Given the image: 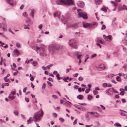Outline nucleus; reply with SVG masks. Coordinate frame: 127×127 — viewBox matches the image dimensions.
Listing matches in <instances>:
<instances>
[{"label": "nucleus", "instance_id": "nucleus-1", "mask_svg": "<svg viewBox=\"0 0 127 127\" xmlns=\"http://www.w3.org/2000/svg\"><path fill=\"white\" fill-rule=\"evenodd\" d=\"M41 111H39L34 113L33 116V119L32 120V121L37 122L38 121H40L41 120V117H42L43 115V111L41 109Z\"/></svg>", "mask_w": 127, "mask_h": 127}, {"label": "nucleus", "instance_id": "nucleus-2", "mask_svg": "<svg viewBox=\"0 0 127 127\" xmlns=\"http://www.w3.org/2000/svg\"><path fill=\"white\" fill-rule=\"evenodd\" d=\"M57 4L69 5L73 4L72 0H57L56 2Z\"/></svg>", "mask_w": 127, "mask_h": 127}, {"label": "nucleus", "instance_id": "nucleus-3", "mask_svg": "<svg viewBox=\"0 0 127 127\" xmlns=\"http://www.w3.org/2000/svg\"><path fill=\"white\" fill-rule=\"evenodd\" d=\"M77 11L78 13V18L82 17L85 19H87L88 18L87 15L86 13H84L82 12H80L82 10L80 9H77Z\"/></svg>", "mask_w": 127, "mask_h": 127}, {"label": "nucleus", "instance_id": "nucleus-4", "mask_svg": "<svg viewBox=\"0 0 127 127\" xmlns=\"http://www.w3.org/2000/svg\"><path fill=\"white\" fill-rule=\"evenodd\" d=\"M103 37L106 41L110 42L112 40V36L109 35L106 36L105 35H103Z\"/></svg>", "mask_w": 127, "mask_h": 127}, {"label": "nucleus", "instance_id": "nucleus-5", "mask_svg": "<svg viewBox=\"0 0 127 127\" xmlns=\"http://www.w3.org/2000/svg\"><path fill=\"white\" fill-rule=\"evenodd\" d=\"M87 113H90L91 114L94 115L92 117H93L98 118L99 117L100 115L97 112H90L89 111H88Z\"/></svg>", "mask_w": 127, "mask_h": 127}, {"label": "nucleus", "instance_id": "nucleus-6", "mask_svg": "<svg viewBox=\"0 0 127 127\" xmlns=\"http://www.w3.org/2000/svg\"><path fill=\"white\" fill-rule=\"evenodd\" d=\"M105 92L106 93L107 95L110 96L112 95L114 92L113 91L111 88L106 90Z\"/></svg>", "mask_w": 127, "mask_h": 127}, {"label": "nucleus", "instance_id": "nucleus-7", "mask_svg": "<svg viewBox=\"0 0 127 127\" xmlns=\"http://www.w3.org/2000/svg\"><path fill=\"white\" fill-rule=\"evenodd\" d=\"M58 49V47L55 45H53L50 48V50L52 51V53L55 52Z\"/></svg>", "mask_w": 127, "mask_h": 127}, {"label": "nucleus", "instance_id": "nucleus-8", "mask_svg": "<svg viewBox=\"0 0 127 127\" xmlns=\"http://www.w3.org/2000/svg\"><path fill=\"white\" fill-rule=\"evenodd\" d=\"M77 4L78 6L80 7H83L84 5V3L81 1H78L77 2Z\"/></svg>", "mask_w": 127, "mask_h": 127}, {"label": "nucleus", "instance_id": "nucleus-9", "mask_svg": "<svg viewBox=\"0 0 127 127\" xmlns=\"http://www.w3.org/2000/svg\"><path fill=\"white\" fill-rule=\"evenodd\" d=\"M73 42H72V43H68V44L69 45L71 46V47L75 48V49H77V47L75 44L76 43V42L74 41V40H73Z\"/></svg>", "mask_w": 127, "mask_h": 127}, {"label": "nucleus", "instance_id": "nucleus-10", "mask_svg": "<svg viewBox=\"0 0 127 127\" xmlns=\"http://www.w3.org/2000/svg\"><path fill=\"white\" fill-rule=\"evenodd\" d=\"M8 3L12 6H14L16 4V2L12 0H6Z\"/></svg>", "mask_w": 127, "mask_h": 127}, {"label": "nucleus", "instance_id": "nucleus-11", "mask_svg": "<svg viewBox=\"0 0 127 127\" xmlns=\"http://www.w3.org/2000/svg\"><path fill=\"white\" fill-rule=\"evenodd\" d=\"M40 56H43L47 55L44 50L43 48H42L41 51L40 52Z\"/></svg>", "mask_w": 127, "mask_h": 127}, {"label": "nucleus", "instance_id": "nucleus-12", "mask_svg": "<svg viewBox=\"0 0 127 127\" xmlns=\"http://www.w3.org/2000/svg\"><path fill=\"white\" fill-rule=\"evenodd\" d=\"M119 11L121 9V10H127V7L124 4L120 8H119Z\"/></svg>", "mask_w": 127, "mask_h": 127}, {"label": "nucleus", "instance_id": "nucleus-13", "mask_svg": "<svg viewBox=\"0 0 127 127\" xmlns=\"http://www.w3.org/2000/svg\"><path fill=\"white\" fill-rule=\"evenodd\" d=\"M100 66H103V67H100L99 66L97 68V69L98 70L101 71L104 69L105 68V66L103 64H101Z\"/></svg>", "mask_w": 127, "mask_h": 127}, {"label": "nucleus", "instance_id": "nucleus-14", "mask_svg": "<svg viewBox=\"0 0 127 127\" xmlns=\"http://www.w3.org/2000/svg\"><path fill=\"white\" fill-rule=\"evenodd\" d=\"M91 23H86L83 24V27L84 28H86L89 26H91Z\"/></svg>", "mask_w": 127, "mask_h": 127}, {"label": "nucleus", "instance_id": "nucleus-15", "mask_svg": "<svg viewBox=\"0 0 127 127\" xmlns=\"http://www.w3.org/2000/svg\"><path fill=\"white\" fill-rule=\"evenodd\" d=\"M77 26V23H74L70 24L69 25V27L71 28L75 27Z\"/></svg>", "mask_w": 127, "mask_h": 127}, {"label": "nucleus", "instance_id": "nucleus-16", "mask_svg": "<svg viewBox=\"0 0 127 127\" xmlns=\"http://www.w3.org/2000/svg\"><path fill=\"white\" fill-rule=\"evenodd\" d=\"M27 19L26 20V23H30L31 24H32V22H31V20L30 19L28 18H27Z\"/></svg>", "mask_w": 127, "mask_h": 127}, {"label": "nucleus", "instance_id": "nucleus-17", "mask_svg": "<svg viewBox=\"0 0 127 127\" xmlns=\"http://www.w3.org/2000/svg\"><path fill=\"white\" fill-rule=\"evenodd\" d=\"M77 98L80 100H82L84 98V96L82 95H79L77 96Z\"/></svg>", "mask_w": 127, "mask_h": 127}, {"label": "nucleus", "instance_id": "nucleus-18", "mask_svg": "<svg viewBox=\"0 0 127 127\" xmlns=\"http://www.w3.org/2000/svg\"><path fill=\"white\" fill-rule=\"evenodd\" d=\"M102 1V0H95V3L97 5L101 3Z\"/></svg>", "mask_w": 127, "mask_h": 127}, {"label": "nucleus", "instance_id": "nucleus-19", "mask_svg": "<svg viewBox=\"0 0 127 127\" xmlns=\"http://www.w3.org/2000/svg\"><path fill=\"white\" fill-rule=\"evenodd\" d=\"M14 91H12L10 93V95H11L12 94V95H13L16 94V90L14 89Z\"/></svg>", "mask_w": 127, "mask_h": 127}, {"label": "nucleus", "instance_id": "nucleus-20", "mask_svg": "<svg viewBox=\"0 0 127 127\" xmlns=\"http://www.w3.org/2000/svg\"><path fill=\"white\" fill-rule=\"evenodd\" d=\"M56 13L57 14V16L58 17L59 19H60V15L61 14V13L60 11H56Z\"/></svg>", "mask_w": 127, "mask_h": 127}, {"label": "nucleus", "instance_id": "nucleus-21", "mask_svg": "<svg viewBox=\"0 0 127 127\" xmlns=\"http://www.w3.org/2000/svg\"><path fill=\"white\" fill-rule=\"evenodd\" d=\"M32 64L33 66H35L37 65V63L36 61H33L32 63Z\"/></svg>", "mask_w": 127, "mask_h": 127}, {"label": "nucleus", "instance_id": "nucleus-22", "mask_svg": "<svg viewBox=\"0 0 127 127\" xmlns=\"http://www.w3.org/2000/svg\"><path fill=\"white\" fill-rule=\"evenodd\" d=\"M114 126L115 127H121V125L119 123H115L114 124Z\"/></svg>", "mask_w": 127, "mask_h": 127}, {"label": "nucleus", "instance_id": "nucleus-23", "mask_svg": "<svg viewBox=\"0 0 127 127\" xmlns=\"http://www.w3.org/2000/svg\"><path fill=\"white\" fill-rule=\"evenodd\" d=\"M116 79L117 81L118 82H121V79L120 77L119 76H117L116 77Z\"/></svg>", "mask_w": 127, "mask_h": 127}, {"label": "nucleus", "instance_id": "nucleus-24", "mask_svg": "<svg viewBox=\"0 0 127 127\" xmlns=\"http://www.w3.org/2000/svg\"><path fill=\"white\" fill-rule=\"evenodd\" d=\"M32 117H31L29 118V119L27 121V124H29L31 123L32 122Z\"/></svg>", "mask_w": 127, "mask_h": 127}, {"label": "nucleus", "instance_id": "nucleus-25", "mask_svg": "<svg viewBox=\"0 0 127 127\" xmlns=\"http://www.w3.org/2000/svg\"><path fill=\"white\" fill-rule=\"evenodd\" d=\"M107 83H103L102 86L104 88H106L107 87Z\"/></svg>", "mask_w": 127, "mask_h": 127}, {"label": "nucleus", "instance_id": "nucleus-26", "mask_svg": "<svg viewBox=\"0 0 127 127\" xmlns=\"http://www.w3.org/2000/svg\"><path fill=\"white\" fill-rule=\"evenodd\" d=\"M97 25V24L96 22H94L93 24H91V28H94V27H93V25Z\"/></svg>", "mask_w": 127, "mask_h": 127}, {"label": "nucleus", "instance_id": "nucleus-27", "mask_svg": "<svg viewBox=\"0 0 127 127\" xmlns=\"http://www.w3.org/2000/svg\"><path fill=\"white\" fill-rule=\"evenodd\" d=\"M14 114L16 116H18L19 113L18 111L17 110L14 111Z\"/></svg>", "mask_w": 127, "mask_h": 127}, {"label": "nucleus", "instance_id": "nucleus-28", "mask_svg": "<svg viewBox=\"0 0 127 127\" xmlns=\"http://www.w3.org/2000/svg\"><path fill=\"white\" fill-rule=\"evenodd\" d=\"M23 15L26 18H28V14L26 12H24L23 14Z\"/></svg>", "mask_w": 127, "mask_h": 127}, {"label": "nucleus", "instance_id": "nucleus-29", "mask_svg": "<svg viewBox=\"0 0 127 127\" xmlns=\"http://www.w3.org/2000/svg\"><path fill=\"white\" fill-rule=\"evenodd\" d=\"M15 96H14L11 95H9V96H8V97L13 100L15 98Z\"/></svg>", "mask_w": 127, "mask_h": 127}, {"label": "nucleus", "instance_id": "nucleus-30", "mask_svg": "<svg viewBox=\"0 0 127 127\" xmlns=\"http://www.w3.org/2000/svg\"><path fill=\"white\" fill-rule=\"evenodd\" d=\"M69 67H70V68H67V69L66 70V73H67L68 72L69 70H71V65H69Z\"/></svg>", "mask_w": 127, "mask_h": 127}, {"label": "nucleus", "instance_id": "nucleus-31", "mask_svg": "<svg viewBox=\"0 0 127 127\" xmlns=\"http://www.w3.org/2000/svg\"><path fill=\"white\" fill-rule=\"evenodd\" d=\"M120 113L121 115L122 116L127 117V115L126 114H125L123 111H122Z\"/></svg>", "mask_w": 127, "mask_h": 127}, {"label": "nucleus", "instance_id": "nucleus-32", "mask_svg": "<svg viewBox=\"0 0 127 127\" xmlns=\"http://www.w3.org/2000/svg\"><path fill=\"white\" fill-rule=\"evenodd\" d=\"M2 85L3 86H8L9 85V84L8 83H2Z\"/></svg>", "mask_w": 127, "mask_h": 127}, {"label": "nucleus", "instance_id": "nucleus-33", "mask_svg": "<svg viewBox=\"0 0 127 127\" xmlns=\"http://www.w3.org/2000/svg\"><path fill=\"white\" fill-rule=\"evenodd\" d=\"M4 79L5 82H8L9 80V79L5 77H4Z\"/></svg>", "mask_w": 127, "mask_h": 127}, {"label": "nucleus", "instance_id": "nucleus-34", "mask_svg": "<svg viewBox=\"0 0 127 127\" xmlns=\"http://www.w3.org/2000/svg\"><path fill=\"white\" fill-rule=\"evenodd\" d=\"M78 79L80 81H82L83 80V79L82 77L80 76L79 78Z\"/></svg>", "mask_w": 127, "mask_h": 127}, {"label": "nucleus", "instance_id": "nucleus-35", "mask_svg": "<svg viewBox=\"0 0 127 127\" xmlns=\"http://www.w3.org/2000/svg\"><path fill=\"white\" fill-rule=\"evenodd\" d=\"M106 28V26L105 25L103 24L102 25V26L101 28V29L102 30H104Z\"/></svg>", "mask_w": 127, "mask_h": 127}, {"label": "nucleus", "instance_id": "nucleus-36", "mask_svg": "<svg viewBox=\"0 0 127 127\" xmlns=\"http://www.w3.org/2000/svg\"><path fill=\"white\" fill-rule=\"evenodd\" d=\"M59 120L62 123H63V122H64V119L62 118H60L59 119Z\"/></svg>", "mask_w": 127, "mask_h": 127}, {"label": "nucleus", "instance_id": "nucleus-37", "mask_svg": "<svg viewBox=\"0 0 127 127\" xmlns=\"http://www.w3.org/2000/svg\"><path fill=\"white\" fill-rule=\"evenodd\" d=\"M46 84L45 83H43L42 86V89H44L45 88Z\"/></svg>", "mask_w": 127, "mask_h": 127}, {"label": "nucleus", "instance_id": "nucleus-38", "mask_svg": "<svg viewBox=\"0 0 127 127\" xmlns=\"http://www.w3.org/2000/svg\"><path fill=\"white\" fill-rule=\"evenodd\" d=\"M3 61V58L2 57L1 58V61L0 62V65H2V62Z\"/></svg>", "mask_w": 127, "mask_h": 127}, {"label": "nucleus", "instance_id": "nucleus-39", "mask_svg": "<svg viewBox=\"0 0 127 127\" xmlns=\"http://www.w3.org/2000/svg\"><path fill=\"white\" fill-rule=\"evenodd\" d=\"M93 92L94 94V95H97L98 93V92L94 90L93 91Z\"/></svg>", "mask_w": 127, "mask_h": 127}, {"label": "nucleus", "instance_id": "nucleus-40", "mask_svg": "<svg viewBox=\"0 0 127 127\" xmlns=\"http://www.w3.org/2000/svg\"><path fill=\"white\" fill-rule=\"evenodd\" d=\"M30 16H31L33 18H34V12L33 11H32L30 13Z\"/></svg>", "mask_w": 127, "mask_h": 127}, {"label": "nucleus", "instance_id": "nucleus-41", "mask_svg": "<svg viewBox=\"0 0 127 127\" xmlns=\"http://www.w3.org/2000/svg\"><path fill=\"white\" fill-rule=\"evenodd\" d=\"M92 96L91 95H88V99L89 100H90L91 98H92Z\"/></svg>", "mask_w": 127, "mask_h": 127}, {"label": "nucleus", "instance_id": "nucleus-42", "mask_svg": "<svg viewBox=\"0 0 127 127\" xmlns=\"http://www.w3.org/2000/svg\"><path fill=\"white\" fill-rule=\"evenodd\" d=\"M47 82L48 85L49 86H53L52 84L50 82L48 81H47Z\"/></svg>", "mask_w": 127, "mask_h": 127}, {"label": "nucleus", "instance_id": "nucleus-43", "mask_svg": "<svg viewBox=\"0 0 127 127\" xmlns=\"http://www.w3.org/2000/svg\"><path fill=\"white\" fill-rule=\"evenodd\" d=\"M101 10L102 11H103L105 12H106L107 11V10L105 8H102L101 9Z\"/></svg>", "mask_w": 127, "mask_h": 127}, {"label": "nucleus", "instance_id": "nucleus-44", "mask_svg": "<svg viewBox=\"0 0 127 127\" xmlns=\"http://www.w3.org/2000/svg\"><path fill=\"white\" fill-rule=\"evenodd\" d=\"M16 45L18 47H20V45L19 43L17 42L16 43Z\"/></svg>", "mask_w": 127, "mask_h": 127}, {"label": "nucleus", "instance_id": "nucleus-45", "mask_svg": "<svg viewBox=\"0 0 127 127\" xmlns=\"http://www.w3.org/2000/svg\"><path fill=\"white\" fill-rule=\"evenodd\" d=\"M90 90V89H87L85 90V93H89Z\"/></svg>", "mask_w": 127, "mask_h": 127}, {"label": "nucleus", "instance_id": "nucleus-46", "mask_svg": "<svg viewBox=\"0 0 127 127\" xmlns=\"http://www.w3.org/2000/svg\"><path fill=\"white\" fill-rule=\"evenodd\" d=\"M28 88V87H25L24 88L23 90V92H24L25 93L26 92V90Z\"/></svg>", "mask_w": 127, "mask_h": 127}, {"label": "nucleus", "instance_id": "nucleus-47", "mask_svg": "<svg viewBox=\"0 0 127 127\" xmlns=\"http://www.w3.org/2000/svg\"><path fill=\"white\" fill-rule=\"evenodd\" d=\"M52 97L53 98L55 99H57V96L55 95H52Z\"/></svg>", "mask_w": 127, "mask_h": 127}, {"label": "nucleus", "instance_id": "nucleus-48", "mask_svg": "<svg viewBox=\"0 0 127 127\" xmlns=\"http://www.w3.org/2000/svg\"><path fill=\"white\" fill-rule=\"evenodd\" d=\"M14 52L15 53L17 54V53H19V52L18 50L17 49L15 50H14Z\"/></svg>", "mask_w": 127, "mask_h": 127}, {"label": "nucleus", "instance_id": "nucleus-49", "mask_svg": "<svg viewBox=\"0 0 127 127\" xmlns=\"http://www.w3.org/2000/svg\"><path fill=\"white\" fill-rule=\"evenodd\" d=\"M53 116L54 117H56L57 116V115L56 113H53Z\"/></svg>", "mask_w": 127, "mask_h": 127}, {"label": "nucleus", "instance_id": "nucleus-50", "mask_svg": "<svg viewBox=\"0 0 127 127\" xmlns=\"http://www.w3.org/2000/svg\"><path fill=\"white\" fill-rule=\"evenodd\" d=\"M25 99L26 101L27 102H29V99L27 97H25Z\"/></svg>", "mask_w": 127, "mask_h": 127}, {"label": "nucleus", "instance_id": "nucleus-51", "mask_svg": "<svg viewBox=\"0 0 127 127\" xmlns=\"http://www.w3.org/2000/svg\"><path fill=\"white\" fill-rule=\"evenodd\" d=\"M0 121L1 122L0 123V124L1 125L2 124V123H5V121L4 120H3L2 119H0Z\"/></svg>", "mask_w": 127, "mask_h": 127}, {"label": "nucleus", "instance_id": "nucleus-52", "mask_svg": "<svg viewBox=\"0 0 127 127\" xmlns=\"http://www.w3.org/2000/svg\"><path fill=\"white\" fill-rule=\"evenodd\" d=\"M24 29H28L29 30L30 29V28L29 27H27L26 25H24Z\"/></svg>", "mask_w": 127, "mask_h": 127}, {"label": "nucleus", "instance_id": "nucleus-53", "mask_svg": "<svg viewBox=\"0 0 127 127\" xmlns=\"http://www.w3.org/2000/svg\"><path fill=\"white\" fill-rule=\"evenodd\" d=\"M77 119H76L75 120H74V121L73 122V124L74 125L75 124H77Z\"/></svg>", "mask_w": 127, "mask_h": 127}, {"label": "nucleus", "instance_id": "nucleus-54", "mask_svg": "<svg viewBox=\"0 0 127 127\" xmlns=\"http://www.w3.org/2000/svg\"><path fill=\"white\" fill-rule=\"evenodd\" d=\"M100 106L101 108L103 110H105V107L103 105H100Z\"/></svg>", "mask_w": 127, "mask_h": 127}, {"label": "nucleus", "instance_id": "nucleus-55", "mask_svg": "<svg viewBox=\"0 0 127 127\" xmlns=\"http://www.w3.org/2000/svg\"><path fill=\"white\" fill-rule=\"evenodd\" d=\"M48 79L49 81H51V82H53V80L52 78L50 77L48 78Z\"/></svg>", "mask_w": 127, "mask_h": 127}, {"label": "nucleus", "instance_id": "nucleus-56", "mask_svg": "<svg viewBox=\"0 0 127 127\" xmlns=\"http://www.w3.org/2000/svg\"><path fill=\"white\" fill-rule=\"evenodd\" d=\"M74 106L76 108H78V109H80L81 107H79L78 105H75Z\"/></svg>", "mask_w": 127, "mask_h": 127}, {"label": "nucleus", "instance_id": "nucleus-57", "mask_svg": "<svg viewBox=\"0 0 127 127\" xmlns=\"http://www.w3.org/2000/svg\"><path fill=\"white\" fill-rule=\"evenodd\" d=\"M120 94L122 95H123L124 94V91L121 92L120 93Z\"/></svg>", "mask_w": 127, "mask_h": 127}, {"label": "nucleus", "instance_id": "nucleus-58", "mask_svg": "<svg viewBox=\"0 0 127 127\" xmlns=\"http://www.w3.org/2000/svg\"><path fill=\"white\" fill-rule=\"evenodd\" d=\"M18 71L17 70V71L16 72H15L13 73V74L14 76H15L17 74V73H18Z\"/></svg>", "mask_w": 127, "mask_h": 127}, {"label": "nucleus", "instance_id": "nucleus-59", "mask_svg": "<svg viewBox=\"0 0 127 127\" xmlns=\"http://www.w3.org/2000/svg\"><path fill=\"white\" fill-rule=\"evenodd\" d=\"M96 56V54H94L92 55L91 57L92 58H93L95 57Z\"/></svg>", "mask_w": 127, "mask_h": 127}, {"label": "nucleus", "instance_id": "nucleus-60", "mask_svg": "<svg viewBox=\"0 0 127 127\" xmlns=\"http://www.w3.org/2000/svg\"><path fill=\"white\" fill-rule=\"evenodd\" d=\"M78 74V73L74 74L73 75V77H76L77 76Z\"/></svg>", "mask_w": 127, "mask_h": 127}, {"label": "nucleus", "instance_id": "nucleus-61", "mask_svg": "<svg viewBox=\"0 0 127 127\" xmlns=\"http://www.w3.org/2000/svg\"><path fill=\"white\" fill-rule=\"evenodd\" d=\"M24 5L23 4H22V5H21V6L20 7V9H22L24 8Z\"/></svg>", "mask_w": 127, "mask_h": 127}, {"label": "nucleus", "instance_id": "nucleus-62", "mask_svg": "<svg viewBox=\"0 0 127 127\" xmlns=\"http://www.w3.org/2000/svg\"><path fill=\"white\" fill-rule=\"evenodd\" d=\"M31 86L33 88H34V86L33 84L32 83V82L31 83Z\"/></svg>", "mask_w": 127, "mask_h": 127}, {"label": "nucleus", "instance_id": "nucleus-63", "mask_svg": "<svg viewBox=\"0 0 127 127\" xmlns=\"http://www.w3.org/2000/svg\"><path fill=\"white\" fill-rule=\"evenodd\" d=\"M111 82L113 83L114 84H116L117 83V82H116L114 80H111Z\"/></svg>", "mask_w": 127, "mask_h": 127}, {"label": "nucleus", "instance_id": "nucleus-64", "mask_svg": "<svg viewBox=\"0 0 127 127\" xmlns=\"http://www.w3.org/2000/svg\"><path fill=\"white\" fill-rule=\"evenodd\" d=\"M113 4L114 6L115 7H116L117 6V3L115 2Z\"/></svg>", "mask_w": 127, "mask_h": 127}]
</instances>
